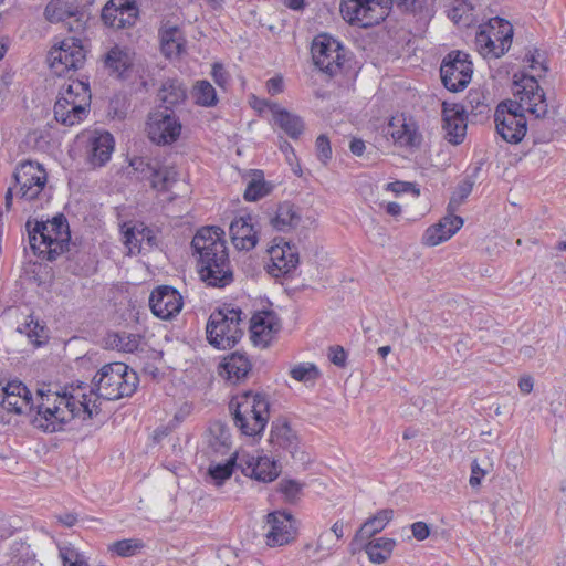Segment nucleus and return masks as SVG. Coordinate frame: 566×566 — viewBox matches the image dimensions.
<instances>
[{
    "instance_id": "obj_1",
    "label": "nucleus",
    "mask_w": 566,
    "mask_h": 566,
    "mask_svg": "<svg viewBox=\"0 0 566 566\" xmlns=\"http://www.w3.org/2000/svg\"><path fill=\"white\" fill-rule=\"evenodd\" d=\"M515 101L502 102L494 114L499 135L507 143H520L527 132L525 112L535 118H544L548 112L545 93L534 76H523L515 82Z\"/></svg>"
},
{
    "instance_id": "obj_2",
    "label": "nucleus",
    "mask_w": 566,
    "mask_h": 566,
    "mask_svg": "<svg viewBox=\"0 0 566 566\" xmlns=\"http://www.w3.org/2000/svg\"><path fill=\"white\" fill-rule=\"evenodd\" d=\"M224 231L218 226L199 229L191 240L202 282L212 287H226L234 281V270L229 256Z\"/></svg>"
},
{
    "instance_id": "obj_3",
    "label": "nucleus",
    "mask_w": 566,
    "mask_h": 566,
    "mask_svg": "<svg viewBox=\"0 0 566 566\" xmlns=\"http://www.w3.org/2000/svg\"><path fill=\"white\" fill-rule=\"evenodd\" d=\"M25 228L29 235L30 248L35 255L48 261L56 260L69 251L71 232L66 217L57 213L51 220H28Z\"/></svg>"
},
{
    "instance_id": "obj_4",
    "label": "nucleus",
    "mask_w": 566,
    "mask_h": 566,
    "mask_svg": "<svg viewBox=\"0 0 566 566\" xmlns=\"http://www.w3.org/2000/svg\"><path fill=\"white\" fill-rule=\"evenodd\" d=\"M233 422L239 431L251 438H260L270 417V403L264 395L247 391L229 403Z\"/></svg>"
},
{
    "instance_id": "obj_5",
    "label": "nucleus",
    "mask_w": 566,
    "mask_h": 566,
    "mask_svg": "<svg viewBox=\"0 0 566 566\" xmlns=\"http://www.w3.org/2000/svg\"><path fill=\"white\" fill-rule=\"evenodd\" d=\"M138 385V376L120 361L104 365L93 378L92 392L105 400L132 396Z\"/></svg>"
},
{
    "instance_id": "obj_6",
    "label": "nucleus",
    "mask_w": 566,
    "mask_h": 566,
    "mask_svg": "<svg viewBox=\"0 0 566 566\" xmlns=\"http://www.w3.org/2000/svg\"><path fill=\"white\" fill-rule=\"evenodd\" d=\"M91 90L88 82L76 80L63 85L54 104V117L64 126L81 123L88 114Z\"/></svg>"
},
{
    "instance_id": "obj_7",
    "label": "nucleus",
    "mask_w": 566,
    "mask_h": 566,
    "mask_svg": "<svg viewBox=\"0 0 566 566\" xmlns=\"http://www.w3.org/2000/svg\"><path fill=\"white\" fill-rule=\"evenodd\" d=\"M242 311L229 306L216 308L209 316L206 333L208 343L217 349H230L234 347L243 331L240 327Z\"/></svg>"
},
{
    "instance_id": "obj_8",
    "label": "nucleus",
    "mask_w": 566,
    "mask_h": 566,
    "mask_svg": "<svg viewBox=\"0 0 566 566\" xmlns=\"http://www.w3.org/2000/svg\"><path fill=\"white\" fill-rule=\"evenodd\" d=\"M513 38L512 24L502 18H492L482 24L475 34V45L483 57H501L510 49Z\"/></svg>"
},
{
    "instance_id": "obj_9",
    "label": "nucleus",
    "mask_w": 566,
    "mask_h": 566,
    "mask_svg": "<svg viewBox=\"0 0 566 566\" xmlns=\"http://www.w3.org/2000/svg\"><path fill=\"white\" fill-rule=\"evenodd\" d=\"M86 49L81 39L69 36L54 44L49 51L50 67L57 76L83 67L86 61Z\"/></svg>"
},
{
    "instance_id": "obj_10",
    "label": "nucleus",
    "mask_w": 566,
    "mask_h": 566,
    "mask_svg": "<svg viewBox=\"0 0 566 566\" xmlns=\"http://www.w3.org/2000/svg\"><path fill=\"white\" fill-rule=\"evenodd\" d=\"M389 12V0H342L340 13L350 24L369 28L379 24Z\"/></svg>"
},
{
    "instance_id": "obj_11",
    "label": "nucleus",
    "mask_w": 566,
    "mask_h": 566,
    "mask_svg": "<svg viewBox=\"0 0 566 566\" xmlns=\"http://www.w3.org/2000/svg\"><path fill=\"white\" fill-rule=\"evenodd\" d=\"M311 53L314 64L331 77L338 74L345 63V48L327 33L313 39Z\"/></svg>"
},
{
    "instance_id": "obj_12",
    "label": "nucleus",
    "mask_w": 566,
    "mask_h": 566,
    "mask_svg": "<svg viewBox=\"0 0 566 566\" xmlns=\"http://www.w3.org/2000/svg\"><path fill=\"white\" fill-rule=\"evenodd\" d=\"M473 67L469 54L462 51H452L442 60L440 76L442 84L450 92L464 90L472 78Z\"/></svg>"
},
{
    "instance_id": "obj_13",
    "label": "nucleus",
    "mask_w": 566,
    "mask_h": 566,
    "mask_svg": "<svg viewBox=\"0 0 566 566\" xmlns=\"http://www.w3.org/2000/svg\"><path fill=\"white\" fill-rule=\"evenodd\" d=\"M83 402H80V408H56L44 410H36L33 416L32 423L35 428L43 430L44 432H57L64 429V426L84 413L85 418H92V409L90 408V401L87 396L82 395Z\"/></svg>"
},
{
    "instance_id": "obj_14",
    "label": "nucleus",
    "mask_w": 566,
    "mask_h": 566,
    "mask_svg": "<svg viewBox=\"0 0 566 566\" xmlns=\"http://www.w3.org/2000/svg\"><path fill=\"white\" fill-rule=\"evenodd\" d=\"M13 178L15 185L19 186L20 198L31 201L43 191L48 181V174L38 161L24 160L17 166Z\"/></svg>"
},
{
    "instance_id": "obj_15",
    "label": "nucleus",
    "mask_w": 566,
    "mask_h": 566,
    "mask_svg": "<svg viewBox=\"0 0 566 566\" xmlns=\"http://www.w3.org/2000/svg\"><path fill=\"white\" fill-rule=\"evenodd\" d=\"M139 15L137 0H108L102 9L101 20L106 28L119 31L134 28Z\"/></svg>"
},
{
    "instance_id": "obj_16",
    "label": "nucleus",
    "mask_w": 566,
    "mask_h": 566,
    "mask_svg": "<svg viewBox=\"0 0 566 566\" xmlns=\"http://www.w3.org/2000/svg\"><path fill=\"white\" fill-rule=\"evenodd\" d=\"M148 136L157 145L175 143L181 133V123L174 109H157L149 115Z\"/></svg>"
},
{
    "instance_id": "obj_17",
    "label": "nucleus",
    "mask_w": 566,
    "mask_h": 566,
    "mask_svg": "<svg viewBox=\"0 0 566 566\" xmlns=\"http://www.w3.org/2000/svg\"><path fill=\"white\" fill-rule=\"evenodd\" d=\"M182 296L170 285H159L153 290L149 296V307L155 316L161 319H170L180 313Z\"/></svg>"
},
{
    "instance_id": "obj_18",
    "label": "nucleus",
    "mask_w": 566,
    "mask_h": 566,
    "mask_svg": "<svg viewBox=\"0 0 566 566\" xmlns=\"http://www.w3.org/2000/svg\"><path fill=\"white\" fill-rule=\"evenodd\" d=\"M270 528L265 534V543L269 547L283 546L295 538V521L290 513L272 512L266 515Z\"/></svg>"
},
{
    "instance_id": "obj_19",
    "label": "nucleus",
    "mask_w": 566,
    "mask_h": 566,
    "mask_svg": "<svg viewBox=\"0 0 566 566\" xmlns=\"http://www.w3.org/2000/svg\"><path fill=\"white\" fill-rule=\"evenodd\" d=\"M238 465L245 476L264 483L274 481L280 474L277 463L268 457L243 454Z\"/></svg>"
},
{
    "instance_id": "obj_20",
    "label": "nucleus",
    "mask_w": 566,
    "mask_h": 566,
    "mask_svg": "<svg viewBox=\"0 0 566 566\" xmlns=\"http://www.w3.org/2000/svg\"><path fill=\"white\" fill-rule=\"evenodd\" d=\"M442 120L448 142L452 145H460L467 133L465 107L443 102Z\"/></svg>"
},
{
    "instance_id": "obj_21",
    "label": "nucleus",
    "mask_w": 566,
    "mask_h": 566,
    "mask_svg": "<svg viewBox=\"0 0 566 566\" xmlns=\"http://www.w3.org/2000/svg\"><path fill=\"white\" fill-rule=\"evenodd\" d=\"M124 243L130 253H142L158 249L160 240L157 231L140 223L124 231Z\"/></svg>"
},
{
    "instance_id": "obj_22",
    "label": "nucleus",
    "mask_w": 566,
    "mask_h": 566,
    "mask_svg": "<svg viewBox=\"0 0 566 566\" xmlns=\"http://www.w3.org/2000/svg\"><path fill=\"white\" fill-rule=\"evenodd\" d=\"M272 265L270 272L274 276L287 275L296 269L300 262L298 251L295 244L284 242L276 244L270 250Z\"/></svg>"
},
{
    "instance_id": "obj_23",
    "label": "nucleus",
    "mask_w": 566,
    "mask_h": 566,
    "mask_svg": "<svg viewBox=\"0 0 566 566\" xmlns=\"http://www.w3.org/2000/svg\"><path fill=\"white\" fill-rule=\"evenodd\" d=\"M250 214L235 218L230 223V237L232 244L237 250L250 251L258 243V231L252 224Z\"/></svg>"
},
{
    "instance_id": "obj_24",
    "label": "nucleus",
    "mask_w": 566,
    "mask_h": 566,
    "mask_svg": "<svg viewBox=\"0 0 566 566\" xmlns=\"http://www.w3.org/2000/svg\"><path fill=\"white\" fill-rule=\"evenodd\" d=\"M450 213L443 217L438 223L429 227L423 234V243L436 247L454 235L463 226V219Z\"/></svg>"
},
{
    "instance_id": "obj_25",
    "label": "nucleus",
    "mask_w": 566,
    "mask_h": 566,
    "mask_svg": "<svg viewBox=\"0 0 566 566\" xmlns=\"http://www.w3.org/2000/svg\"><path fill=\"white\" fill-rule=\"evenodd\" d=\"M280 327V319L273 311L256 312L250 321L251 338L255 344L266 345Z\"/></svg>"
},
{
    "instance_id": "obj_26",
    "label": "nucleus",
    "mask_w": 566,
    "mask_h": 566,
    "mask_svg": "<svg viewBox=\"0 0 566 566\" xmlns=\"http://www.w3.org/2000/svg\"><path fill=\"white\" fill-rule=\"evenodd\" d=\"M160 50L166 57L178 56L184 51L185 38L179 27L169 21L159 28Z\"/></svg>"
},
{
    "instance_id": "obj_27",
    "label": "nucleus",
    "mask_w": 566,
    "mask_h": 566,
    "mask_svg": "<svg viewBox=\"0 0 566 566\" xmlns=\"http://www.w3.org/2000/svg\"><path fill=\"white\" fill-rule=\"evenodd\" d=\"M394 510L384 509L378 511L374 516L369 517L356 532L354 539L350 543V546H356L359 543H363L369 539L371 536L381 532L386 525L392 520Z\"/></svg>"
},
{
    "instance_id": "obj_28",
    "label": "nucleus",
    "mask_w": 566,
    "mask_h": 566,
    "mask_svg": "<svg viewBox=\"0 0 566 566\" xmlns=\"http://www.w3.org/2000/svg\"><path fill=\"white\" fill-rule=\"evenodd\" d=\"M114 146V137L108 132L101 133L93 137L90 144L88 161L94 167L104 166L111 159Z\"/></svg>"
},
{
    "instance_id": "obj_29",
    "label": "nucleus",
    "mask_w": 566,
    "mask_h": 566,
    "mask_svg": "<svg viewBox=\"0 0 566 566\" xmlns=\"http://www.w3.org/2000/svg\"><path fill=\"white\" fill-rule=\"evenodd\" d=\"M274 124L277 125L289 137L298 139L304 133L303 119L289 111L281 108L277 104L271 106Z\"/></svg>"
},
{
    "instance_id": "obj_30",
    "label": "nucleus",
    "mask_w": 566,
    "mask_h": 566,
    "mask_svg": "<svg viewBox=\"0 0 566 566\" xmlns=\"http://www.w3.org/2000/svg\"><path fill=\"white\" fill-rule=\"evenodd\" d=\"M301 221V214L294 203L284 201L277 205L274 214L270 218V224L280 232L295 229Z\"/></svg>"
},
{
    "instance_id": "obj_31",
    "label": "nucleus",
    "mask_w": 566,
    "mask_h": 566,
    "mask_svg": "<svg viewBox=\"0 0 566 566\" xmlns=\"http://www.w3.org/2000/svg\"><path fill=\"white\" fill-rule=\"evenodd\" d=\"M39 399L36 405H34L33 410H44V408L56 409V408H80L81 400H77L73 394L64 391L60 394L57 391L48 390L44 392L43 390H39L38 392Z\"/></svg>"
},
{
    "instance_id": "obj_32",
    "label": "nucleus",
    "mask_w": 566,
    "mask_h": 566,
    "mask_svg": "<svg viewBox=\"0 0 566 566\" xmlns=\"http://www.w3.org/2000/svg\"><path fill=\"white\" fill-rule=\"evenodd\" d=\"M104 66L111 75L124 78V74L133 66V60L128 51L118 45L112 46L103 57Z\"/></svg>"
},
{
    "instance_id": "obj_33",
    "label": "nucleus",
    "mask_w": 566,
    "mask_h": 566,
    "mask_svg": "<svg viewBox=\"0 0 566 566\" xmlns=\"http://www.w3.org/2000/svg\"><path fill=\"white\" fill-rule=\"evenodd\" d=\"M270 443L293 454L296 447V436L286 420L277 419L271 424Z\"/></svg>"
},
{
    "instance_id": "obj_34",
    "label": "nucleus",
    "mask_w": 566,
    "mask_h": 566,
    "mask_svg": "<svg viewBox=\"0 0 566 566\" xmlns=\"http://www.w3.org/2000/svg\"><path fill=\"white\" fill-rule=\"evenodd\" d=\"M158 96L163 103V109L170 111L185 102L187 90L180 81L168 78L163 83Z\"/></svg>"
},
{
    "instance_id": "obj_35",
    "label": "nucleus",
    "mask_w": 566,
    "mask_h": 566,
    "mask_svg": "<svg viewBox=\"0 0 566 566\" xmlns=\"http://www.w3.org/2000/svg\"><path fill=\"white\" fill-rule=\"evenodd\" d=\"M177 171L174 167L161 165L158 160L145 180H148L150 187L159 192L168 191L177 181Z\"/></svg>"
},
{
    "instance_id": "obj_36",
    "label": "nucleus",
    "mask_w": 566,
    "mask_h": 566,
    "mask_svg": "<svg viewBox=\"0 0 566 566\" xmlns=\"http://www.w3.org/2000/svg\"><path fill=\"white\" fill-rule=\"evenodd\" d=\"M220 368L221 375L227 374L228 379L238 381L247 377L251 370V363L244 354L234 352L223 359Z\"/></svg>"
},
{
    "instance_id": "obj_37",
    "label": "nucleus",
    "mask_w": 566,
    "mask_h": 566,
    "mask_svg": "<svg viewBox=\"0 0 566 566\" xmlns=\"http://www.w3.org/2000/svg\"><path fill=\"white\" fill-rule=\"evenodd\" d=\"M208 446L217 454H226L231 447V434L226 423L213 421L208 429Z\"/></svg>"
},
{
    "instance_id": "obj_38",
    "label": "nucleus",
    "mask_w": 566,
    "mask_h": 566,
    "mask_svg": "<svg viewBox=\"0 0 566 566\" xmlns=\"http://www.w3.org/2000/svg\"><path fill=\"white\" fill-rule=\"evenodd\" d=\"M395 546V539L378 537L364 544L363 549L373 564H382L390 558Z\"/></svg>"
},
{
    "instance_id": "obj_39",
    "label": "nucleus",
    "mask_w": 566,
    "mask_h": 566,
    "mask_svg": "<svg viewBox=\"0 0 566 566\" xmlns=\"http://www.w3.org/2000/svg\"><path fill=\"white\" fill-rule=\"evenodd\" d=\"M77 12V9L64 0H51L44 9V17L49 22L57 23L75 17Z\"/></svg>"
},
{
    "instance_id": "obj_40",
    "label": "nucleus",
    "mask_w": 566,
    "mask_h": 566,
    "mask_svg": "<svg viewBox=\"0 0 566 566\" xmlns=\"http://www.w3.org/2000/svg\"><path fill=\"white\" fill-rule=\"evenodd\" d=\"M0 405L3 409L18 415L31 412L34 408L31 392L28 395H0Z\"/></svg>"
},
{
    "instance_id": "obj_41",
    "label": "nucleus",
    "mask_w": 566,
    "mask_h": 566,
    "mask_svg": "<svg viewBox=\"0 0 566 566\" xmlns=\"http://www.w3.org/2000/svg\"><path fill=\"white\" fill-rule=\"evenodd\" d=\"M272 189L273 186L264 180L263 172L256 170L253 178L247 185L243 198L247 201H258L269 195Z\"/></svg>"
},
{
    "instance_id": "obj_42",
    "label": "nucleus",
    "mask_w": 566,
    "mask_h": 566,
    "mask_svg": "<svg viewBox=\"0 0 566 566\" xmlns=\"http://www.w3.org/2000/svg\"><path fill=\"white\" fill-rule=\"evenodd\" d=\"M143 336L139 334H133L127 332H117L109 335V344L122 352L135 353L139 349Z\"/></svg>"
},
{
    "instance_id": "obj_43",
    "label": "nucleus",
    "mask_w": 566,
    "mask_h": 566,
    "mask_svg": "<svg viewBox=\"0 0 566 566\" xmlns=\"http://www.w3.org/2000/svg\"><path fill=\"white\" fill-rule=\"evenodd\" d=\"M460 105L465 107V114L471 113L473 116L486 115L490 112L486 96L479 90L469 91L464 103Z\"/></svg>"
},
{
    "instance_id": "obj_44",
    "label": "nucleus",
    "mask_w": 566,
    "mask_h": 566,
    "mask_svg": "<svg viewBox=\"0 0 566 566\" xmlns=\"http://www.w3.org/2000/svg\"><path fill=\"white\" fill-rule=\"evenodd\" d=\"M473 10L471 0H460L448 11V17L455 24L469 25L473 20Z\"/></svg>"
},
{
    "instance_id": "obj_45",
    "label": "nucleus",
    "mask_w": 566,
    "mask_h": 566,
    "mask_svg": "<svg viewBox=\"0 0 566 566\" xmlns=\"http://www.w3.org/2000/svg\"><path fill=\"white\" fill-rule=\"evenodd\" d=\"M145 547V544L139 538H126L112 543L108 551L119 557L135 556Z\"/></svg>"
},
{
    "instance_id": "obj_46",
    "label": "nucleus",
    "mask_w": 566,
    "mask_h": 566,
    "mask_svg": "<svg viewBox=\"0 0 566 566\" xmlns=\"http://www.w3.org/2000/svg\"><path fill=\"white\" fill-rule=\"evenodd\" d=\"M196 90V103L198 105L212 107L218 103L216 90L208 81H199Z\"/></svg>"
},
{
    "instance_id": "obj_47",
    "label": "nucleus",
    "mask_w": 566,
    "mask_h": 566,
    "mask_svg": "<svg viewBox=\"0 0 566 566\" xmlns=\"http://www.w3.org/2000/svg\"><path fill=\"white\" fill-rule=\"evenodd\" d=\"M473 185H474V181L471 178H465L464 180L459 182L455 191L452 193V196L450 198V201L448 205L449 211L457 210L464 202V200L472 192Z\"/></svg>"
},
{
    "instance_id": "obj_48",
    "label": "nucleus",
    "mask_w": 566,
    "mask_h": 566,
    "mask_svg": "<svg viewBox=\"0 0 566 566\" xmlns=\"http://www.w3.org/2000/svg\"><path fill=\"white\" fill-rule=\"evenodd\" d=\"M303 484L296 480L283 479L277 484V491L283 495L284 501L294 503L298 500Z\"/></svg>"
},
{
    "instance_id": "obj_49",
    "label": "nucleus",
    "mask_w": 566,
    "mask_h": 566,
    "mask_svg": "<svg viewBox=\"0 0 566 566\" xmlns=\"http://www.w3.org/2000/svg\"><path fill=\"white\" fill-rule=\"evenodd\" d=\"M235 465V459L230 458L226 463L210 465L208 473L217 485H221L232 475Z\"/></svg>"
},
{
    "instance_id": "obj_50",
    "label": "nucleus",
    "mask_w": 566,
    "mask_h": 566,
    "mask_svg": "<svg viewBox=\"0 0 566 566\" xmlns=\"http://www.w3.org/2000/svg\"><path fill=\"white\" fill-rule=\"evenodd\" d=\"M59 555L63 566H88L85 556L70 545L61 546Z\"/></svg>"
},
{
    "instance_id": "obj_51",
    "label": "nucleus",
    "mask_w": 566,
    "mask_h": 566,
    "mask_svg": "<svg viewBox=\"0 0 566 566\" xmlns=\"http://www.w3.org/2000/svg\"><path fill=\"white\" fill-rule=\"evenodd\" d=\"M293 379L307 382L315 380L319 376V371L314 364H300L290 371Z\"/></svg>"
},
{
    "instance_id": "obj_52",
    "label": "nucleus",
    "mask_w": 566,
    "mask_h": 566,
    "mask_svg": "<svg viewBox=\"0 0 566 566\" xmlns=\"http://www.w3.org/2000/svg\"><path fill=\"white\" fill-rule=\"evenodd\" d=\"M19 332L25 333L30 340L36 345L42 344L40 338H46L45 326L42 325L38 319H33L32 316H30V321L24 324L23 328H19Z\"/></svg>"
},
{
    "instance_id": "obj_53",
    "label": "nucleus",
    "mask_w": 566,
    "mask_h": 566,
    "mask_svg": "<svg viewBox=\"0 0 566 566\" xmlns=\"http://www.w3.org/2000/svg\"><path fill=\"white\" fill-rule=\"evenodd\" d=\"M157 159L148 158V157H134L130 159L129 165L134 169V171L138 175L137 178L140 180H145L147 175L153 169L154 165L157 163Z\"/></svg>"
},
{
    "instance_id": "obj_54",
    "label": "nucleus",
    "mask_w": 566,
    "mask_h": 566,
    "mask_svg": "<svg viewBox=\"0 0 566 566\" xmlns=\"http://www.w3.org/2000/svg\"><path fill=\"white\" fill-rule=\"evenodd\" d=\"M396 143L401 146H415L417 144V134L410 129L408 125L403 124L400 128L391 133Z\"/></svg>"
},
{
    "instance_id": "obj_55",
    "label": "nucleus",
    "mask_w": 566,
    "mask_h": 566,
    "mask_svg": "<svg viewBox=\"0 0 566 566\" xmlns=\"http://www.w3.org/2000/svg\"><path fill=\"white\" fill-rule=\"evenodd\" d=\"M387 190L395 192L396 195L411 192L415 197L420 195V189L417 184L409 181H394L387 185Z\"/></svg>"
},
{
    "instance_id": "obj_56",
    "label": "nucleus",
    "mask_w": 566,
    "mask_h": 566,
    "mask_svg": "<svg viewBox=\"0 0 566 566\" xmlns=\"http://www.w3.org/2000/svg\"><path fill=\"white\" fill-rule=\"evenodd\" d=\"M317 157L326 164L332 158V147L328 137L324 134L319 135L315 142Z\"/></svg>"
},
{
    "instance_id": "obj_57",
    "label": "nucleus",
    "mask_w": 566,
    "mask_h": 566,
    "mask_svg": "<svg viewBox=\"0 0 566 566\" xmlns=\"http://www.w3.org/2000/svg\"><path fill=\"white\" fill-rule=\"evenodd\" d=\"M328 358L335 366L345 367L347 354L342 346L335 345L329 347Z\"/></svg>"
},
{
    "instance_id": "obj_58",
    "label": "nucleus",
    "mask_w": 566,
    "mask_h": 566,
    "mask_svg": "<svg viewBox=\"0 0 566 566\" xmlns=\"http://www.w3.org/2000/svg\"><path fill=\"white\" fill-rule=\"evenodd\" d=\"M30 391L25 385L19 380L9 381L2 389L0 395H28Z\"/></svg>"
},
{
    "instance_id": "obj_59",
    "label": "nucleus",
    "mask_w": 566,
    "mask_h": 566,
    "mask_svg": "<svg viewBox=\"0 0 566 566\" xmlns=\"http://www.w3.org/2000/svg\"><path fill=\"white\" fill-rule=\"evenodd\" d=\"M394 3L402 11L412 13L420 11L422 8L419 0H389V9Z\"/></svg>"
},
{
    "instance_id": "obj_60",
    "label": "nucleus",
    "mask_w": 566,
    "mask_h": 566,
    "mask_svg": "<svg viewBox=\"0 0 566 566\" xmlns=\"http://www.w3.org/2000/svg\"><path fill=\"white\" fill-rule=\"evenodd\" d=\"M211 75L217 85L220 87H226L228 84L229 74L221 64H213Z\"/></svg>"
},
{
    "instance_id": "obj_61",
    "label": "nucleus",
    "mask_w": 566,
    "mask_h": 566,
    "mask_svg": "<svg viewBox=\"0 0 566 566\" xmlns=\"http://www.w3.org/2000/svg\"><path fill=\"white\" fill-rule=\"evenodd\" d=\"M486 471L483 470L479 463L478 460H473L471 463V476H470V485L471 486H478L481 484V480L485 476Z\"/></svg>"
},
{
    "instance_id": "obj_62",
    "label": "nucleus",
    "mask_w": 566,
    "mask_h": 566,
    "mask_svg": "<svg viewBox=\"0 0 566 566\" xmlns=\"http://www.w3.org/2000/svg\"><path fill=\"white\" fill-rule=\"evenodd\" d=\"M542 56L543 55L539 52V50L534 49V51L531 54L526 55L525 60L530 64L531 69H535L536 65L538 64L541 66L542 71L544 73H546L548 71V66L545 63V61L542 60Z\"/></svg>"
},
{
    "instance_id": "obj_63",
    "label": "nucleus",
    "mask_w": 566,
    "mask_h": 566,
    "mask_svg": "<svg viewBox=\"0 0 566 566\" xmlns=\"http://www.w3.org/2000/svg\"><path fill=\"white\" fill-rule=\"evenodd\" d=\"M411 532L417 541H423L430 535L429 525L421 521L411 524Z\"/></svg>"
},
{
    "instance_id": "obj_64",
    "label": "nucleus",
    "mask_w": 566,
    "mask_h": 566,
    "mask_svg": "<svg viewBox=\"0 0 566 566\" xmlns=\"http://www.w3.org/2000/svg\"><path fill=\"white\" fill-rule=\"evenodd\" d=\"M337 541L333 538V534L329 532H324L319 535L317 539V551H331L335 545Z\"/></svg>"
}]
</instances>
